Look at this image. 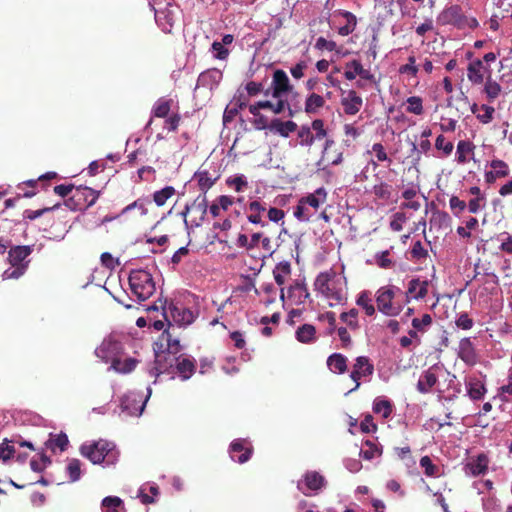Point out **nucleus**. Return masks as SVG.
<instances>
[{
  "mask_svg": "<svg viewBox=\"0 0 512 512\" xmlns=\"http://www.w3.org/2000/svg\"><path fill=\"white\" fill-rule=\"evenodd\" d=\"M403 291L394 285L380 287L376 292L378 310L386 316H397L403 309Z\"/></svg>",
  "mask_w": 512,
  "mask_h": 512,
  "instance_id": "obj_1",
  "label": "nucleus"
},
{
  "mask_svg": "<svg viewBox=\"0 0 512 512\" xmlns=\"http://www.w3.org/2000/svg\"><path fill=\"white\" fill-rule=\"evenodd\" d=\"M80 453L93 464H100L105 460L107 463H113L116 458L115 445L103 439L82 444Z\"/></svg>",
  "mask_w": 512,
  "mask_h": 512,
  "instance_id": "obj_2",
  "label": "nucleus"
},
{
  "mask_svg": "<svg viewBox=\"0 0 512 512\" xmlns=\"http://www.w3.org/2000/svg\"><path fill=\"white\" fill-rule=\"evenodd\" d=\"M129 285L132 292L140 301L150 298L155 292V283L152 275L145 270H133L129 276Z\"/></svg>",
  "mask_w": 512,
  "mask_h": 512,
  "instance_id": "obj_3",
  "label": "nucleus"
},
{
  "mask_svg": "<svg viewBox=\"0 0 512 512\" xmlns=\"http://www.w3.org/2000/svg\"><path fill=\"white\" fill-rule=\"evenodd\" d=\"M99 197V192L86 186H79L72 196L66 200V205L72 210H84L94 205Z\"/></svg>",
  "mask_w": 512,
  "mask_h": 512,
  "instance_id": "obj_4",
  "label": "nucleus"
},
{
  "mask_svg": "<svg viewBox=\"0 0 512 512\" xmlns=\"http://www.w3.org/2000/svg\"><path fill=\"white\" fill-rule=\"evenodd\" d=\"M95 354L103 362L113 365L120 357H123L124 347L120 341L109 337L104 339L101 345L96 348Z\"/></svg>",
  "mask_w": 512,
  "mask_h": 512,
  "instance_id": "obj_5",
  "label": "nucleus"
},
{
  "mask_svg": "<svg viewBox=\"0 0 512 512\" xmlns=\"http://www.w3.org/2000/svg\"><path fill=\"white\" fill-rule=\"evenodd\" d=\"M293 89L294 87L291 84L287 73L282 69H276L273 72L271 85L265 90V96L282 98L283 96L291 93Z\"/></svg>",
  "mask_w": 512,
  "mask_h": 512,
  "instance_id": "obj_6",
  "label": "nucleus"
},
{
  "mask_svg": "<svg viewBox=\"0 0 512 512\" xmlns=\"http://www.w3.org/2000/svg\"><path fill=\"white\" fill-rule=\"evenodd\" d=\"M208 210V202L205 195H199L195 198V200L185 207V210L183 211L184 217L187 216V214H192L193 217L191 219L193 226H200L207 214Z\"/></svg>",
  "mask_w": 512,
  "mask_h": 512,
  "instance_id": "obj_7",
  "label": "nucleus"
},
{
  "mask_svg": "<svg viewBox=\"0 0 512 512\" xmlns=\"http://www.w3.org/2000/svg\"><path fill=\"white\" fill-rule=\"evenodd\" d=\"M374 373V365L370 362L367 356H359L355 359L350 378L355 382V387L350 390L356 391L361 383L363 377L371 376Z\"/></svg>",
  "mask_w": 512,
  "mask_h": 512,
  "instance_id": "obj_8",
  "label": "nucleus"
},
{
  "mask_svg": "<svg viewBox=\"0 0 512 512\" xmlns=\"http://www.w3.org/2000/svg\"><path fill=\"white\" fill-rule=\"evenodd\" d=\"M17 447L28 448L30 451H35L33 443L23 440L21 437H16L11 440L4 439L0 444V460L6 462L14 457Z\"/></svg>",
  "mask_w": 512,
  "mask_h": 512,
  "instance_id": "obj_9",
  "label": "nucleus"
},
{
  "mask_svg": "<svg viewBox=\"0 0 512 512\" xmlns=\"http://www.w3.org/2000/svg\"><path fill=\"white\" fill-rule=\"evenodd\" d=\"M229 453L232 460L243 464L251 458L253 446L248 440L238 438L231 442Z\"/></svg>",
  "mask_w": 512,
  "mask_h": 512,
  "instance_id": "obj_10",
  "label": "nucleus"
},
{
  "mask_svg": "<svg viewBox=\"0 0 512 512\" xmlns=\"http://www.w3.org/2000/svg\"><path fill=\"white\" fill-rule=\"evenodd\" d=\"M176 356L171 353L161 352L155 354L154 366L150 369V375L158 377L163 373H170L174 368Z\"/></svg>",
  "mask_w": 512,
  "mask_h": 512,
  "instance_id": "obj_11",
  "label": "nucleus"
},
{
  "mask_svg": "<svg viewBox=\"0 0 512 512\" xmlns=\"http://www.w3.org/2000/svg\"><path fill=\"white\" fill-rule=\"evenodd\" d=\"M168 313L172 320L180 326L189 325L194 321V314L190 309L178 307L173 303H170L168 308L165 309L164 316L166 320L168 319Z\"/></svg>",
  "mask_w": 512,
  "mask_h": 512,
  "instance_id": "obj_12",
  "label": "nucleus"
},
{
  "mask_svg": "<svg viewBox=\"0 0 512 512\" xmlns=\"http://www.w3.org/2000/svg\"><path fill=\"white\" fill-rule=\"evenodd\" d=\"M429 282L427 280L421 281L420 279H412L408 283V288L402 295V299L405 303H409L410 299H423L428 294Z\"/></svg>",
  "mask_w": 512,
  "mask_h": 512,
  "instance_id": "obj_13",
  "label": "nucleus"
},
{
  "mask_svg": "<svg viewBox=\"0 0 512 512\" xmlns=\"http://www.w3.org/2000/svg\"><path fill=\"white\" fill-rule=\"evenodd\" d=\"M440 367L435 364L429 367L427 370L423 371L418 382H417V390L422 394L430 393L432 388L438 382V371Z\"/></svg>",
  "mask_w": 512,
  "mask_h": 512,
  "instance_id": "obj_14",
  "label": "nucleus"
},
{
  "mask_svg": "<svg viewBox=\"0 0 512 512\" xmlns=\"http://www.w3.org/2000/svg\"><path fill=\"white\" fill-rule=\"evenodd\" d=\"M457 356L468 366H474L478 361V355L474 344L469 337L459 341Z\"/></svg>",
  "mask_w": 512,
  "mask_h": 512,
  "instance_id": "obj_15",
  "label": "nucleus"
},
{
  "mask_svg": "<svg viewBox=\"0 0 512 512\" xmlns=\"http://www.w3.org/2000/svg\"><path fill=\"white\" fill-rule=\"evenodd\" d=\"M340 103L344 113L353 116L360 111L363 100L355 90H349L342 94Z\"/></svg>",
  "mask_w": 512,
  "mask_h": 512,
  "instance_id": "obj_16",
  "label": "nucleus"
},
{
  "mask_svg": "<svg viewBox=\"0 0 512 512\" xmlns=\"http://www.w3.org/2000/svg\"><path fill=\"white\" fill-rule=\"evenodd\" d=\"M486 72L490 73V68L485 66L481 59H474L467 66V78L474 85L484 82Z\"/></svg>",
  "mask_w": 512,
  "mask_h": 512,
  "instance_id": "obj_17",
  "label": "nucleus"
},
{
  "mask_svg": "<svg viewBox=\"0 0 512 512\" xmlns=\"http://www.w3.org/2000/svg\"><path fill=\"white\" fill-rule=\"evenodd\" d=\"M489 459L486 454L481 453L476 458L471 459L465 465V472L474 477L483 475L488 470Z\"/></svg>",
  "mask_w": 512,
  "mask_h": 512,
  "instance_id": "obj_18",
  "label": "nucleus"
},
{
  "mask_svg": "<svg viewBox=\"0 0 512 512\" xmlns=\"http://www.w3.org/2000/svg\"><path fill=\"white\" fill-rule=\"evenodd\" d=\"M438 19L444 25H459L464 20L462 8L459 5H452L443 10Z\"/></svg>",
  "mask_w": 512,
  "mask_h": 512,
  "instance_id": "obj_19",
  "label": "nucleus"
},
{
  "mask_svg": "<svg viewBox=\"0 0 512 512\" xmlns=\"http://www.w3.org/2000/svg\"><path fill=\"white\" fill-rule=\"evenodd\" d=\"M298 126L297 124L292 121H282L279 118L273 119L268 126V129L276 133L282 137H288L291 133L295 132L297 130Z\"/></svg>",
  "mask_w": 512,
  "mask_h": 512,
  "instance_id": "obj_20",
  "label": "nucleus"
},
{
  "mask_svg": "<svg viewBox=\"0 0 512 512\" xmlns=\"http://www.w3.org/2000/svg\"><path fill=\"white\" fill-rule=\"evenodd\" d=\"M32 253L31 246H15L9 250L8 258L11 265H27L29 261H26L28 256Z\"/></svg>",
  "mask_w": 512,
  "mask_h": 512,
  "instance_id": "obj_21",
  "label": "nucleus"
},
{
  "mask_svg": "<svg viewBox=\"0 0 512 512\" xmlns=\"http://www.w3.org/2000/svg\"><path fill=\"white\" fill-rule=\"evenodd\" d=\"M466 389L469 398L473 401L483 399L487 392L484 382L476 377H470L466 381Z\"/></svg>",
  "mask_w": 512,
  "mask_h": 512,
  "instance_id": "obj_22",
  "label": "nucleus"
},
{
  "mask_svg": "<svg viewBox=\"0 0 512 512\" xmlns=\"http://www.w3.org/2000/svg\"><path fill=\"white\" fill-rule=\"evenodd\" d=\"M174 367L182 380H187L195 372V361L188 357L176 356Z\"/></svg>",
  "mask_w": 512,
  "mask_h": 512,
  "instance_id": "obj_23",
  "label": "nucleus"
},
{
  "mask_svg": "<svg viewBox=\"0 0 512 512\" xmlns=\"http://www.w3.org/2000/svg\"><path fill=\"white\" fill-rule=\"evenodd\" d=\"M250 212L247 219L252 224H258L262 227L266 226L267 223L262 220V213L266 210L265 204L260 201H251L247 207Z\"/></svg>",
  "mask_w": 512,
  "mask_h": 512,
  "instance_id": "obj_24",
  "label": "nucleus"
},
{
  "mask_svg": "<svg viewBox=\"0 0 512 512\" xmlns=\"http://www.w3.org/2000/svg\"><path fill=\"white\" fill-rule=\"evenodd\" d=\"M347 362V357L341 353H333L327 358L329 370L336 374H344L347 371Z\"/></svg>",
  "mask_w": 512,
  "mask_h": 512,
  "instance_id": "obj_25",
  "label": "nucleus"
},
{
  "mask_svg": "<svg viewBox=\"0 0 512 512\" xmlns=\"http://www.w3.org/2000/svg\"><path fill=\"white\" fill-rule=\"evenodd\" d=\"M327 200V192L325 188L320 187L316 189L313 193L308 194L300 199V203H304L315 210H317L321 204L325 203Z\"/></svg>",
  "mask_w": 512,
  "mask_h": 512,
  "instance_id": "obj_26",
  "label": "nucleus"
},
{
  "mask_svg": "<svg viewBox=\"0 0 512 512\" xmlns=\"http://www.w3.org/2000/svg\"><path fill=\"white\" fill-rule=\"evenodd\" d=\"M342 152H338L333 140L327 139L323 149V160L331 165H339L342 162Z\"/></svg>",
  "mask_w": 512,
  "mask_h": 512,
  "instance_id": "obj_27",
  "label": "nucleus"
},
{
  "mask_svg": "<svg viewBox=\"0 0 512 512\" xmlns=\"http://www.w3.org/2000/svg\"><path fill=\"white\" fill-rule=\"evenodd\" d=\"M197 181L199 189L202 191L201 195H205L207 191L215 184L217 178L212 177L207 170L199 169L193 177Z\"/></svg>",
  "mask_w": 512,
  "mask_h": 512,
  "instance_id": "obj_28",
  "label": "nucleus"
},
{
  "mask_svg": "<svg viewBox=\"0 0 512 512\" xmlns=\"http://www.w3.org/2000/svg\"><path fill=\"white\" fill-rule=\"evenodd\" d=\"M296 339L304 344H310L316 341V328L311 324H303L296 329Z\"/></svg>",
  "mask_w": 512,
  "mask_h": 512,
  "instance_id": "obj_29",
  "label": "nucleus"
},
{
  "mask_svg": "<svg viewBox=\"0 0 512 512\" xmlns=\"http://www.w3.org/2000/svg\"><path fill=\"white\" fill-rule=\"evenodd\" d=\"M325 103L326 101L323 96L312 92L306 97L304 110L307 114H316L324 107Z\"/></svg>",
  "mask_w": 512,
  "mask_h": 512,
  "instance_id": "obj_30",
  "label": "nucleus"
},
{
  "mask_svg": "<svg viewBox=\"0 0 512 512\" xmlns=\"http://www.w3.org/2000/svg\"><path fill=\"white\" fill-rule=\"evenodd\" d=\"M291 275V264L289 261L279 262L273 269V276L278 286L285 284L286 279Z\"/></svg>",
  "mask_w": 512,
  "mask_h": 512,
  "instance_id": "obj_31",
  "label": "nucleus"
},
{
  "mask_svg": "<svg viewBox=\"0 0 512 512\" xmlns=\"http://www.w3.org/2000/svg\"><path fill=\"white\" fill-rule=\"evenodd\" d=\"M304 483L308 490L318 491L325 485V478L316 471H308L304 475Z\"/></svg>",
  "mask_w": 512,
  "mask_h": 512,
  "instance_id": "obj_32",
  "label": "nucleus"
},
{
  "mask_svg": "<svg viewBox=\"0 0 512 512\" xmlns=\"http://www.w3.org/2000/svg\"><path fill=\"white\" fill-rule=\"evenodd\" d=\"M501 92V85L491 77V74H489L484 84V93L486 94L488 101L493 102L500 96Z\"/></svg>",
  "mask_w": 512,
  "mask_h": 512,
  "instance_id": "obj_33",
  "label": "nucleus"
},
{
  "mask_svg": "<svg viewBox=\"0 0 512 512\" xmlns=\"http://www.w3.org/2000/svg\"><path fill=\"white\" fill-rule=\"evenodd\" d=\"M474 149H475V145L472 142L466 141V140L459 141L457 144V150H456L457 162L460 164L467 163L468 155H470V154L473 155Z\"/></svg>",
  "mask_w": 512,
  "mask_h": 512,
  "instance_id": "obj_34",
  "label": "nucleus"
},
{
  "mask_svg": "<svg viewBox=\"0 0 512 512\" xmlns=\"http://www.w3.org/2000/svg\"><path fill=\"white\" fill-rule=\"evenodd\" d=\"M102 508L104 512H124V502L117 496H107L102 500Z\"/></svg>",
  "mask_w": 512,
  "mask_h": 512,
  "instance_id": "obj_35",
  "label": "nucleus"
},
{
  "mask_svg": "<svg viewBox=\"0 0 512 512\" xmlns=\"http://www.w3.org/2000/svg\"><path fill=\"white\" fill-rule=\"evenodd\" d=\"M138 361L132 357H120L113 365H111V369L118 373L127 374L133 371L136 368Z\"/></svg>",
  "mask_w": 512,
  "mask_h": 512,
  "instance_id": "obj_36",
  "label": "nucleus"
},
{
  "mask_svg": "<svg viewBox=\"0 0 512 512\" xmlns=\"http://www.w3.org/2000/svg\"><path fill=\"white\" fill-rule=\"evenodd\" d=\"M335 275V272L332 270L321 272L314 282L315 289L320 293L324 290H329V286L333 282Z\"/></svg>",
  "mask_w": 512,
  "mask_h": 512,
  "instance_id": "obj_37",
  "label": "nucleus"
},
{
  "mask_svg": "<svg viewBox=\"0 0 512 512\" xmlns=\"http://www.w3.org/2000/svg\"><path fill=\"white\" fill-rule=\"evenodd\" d=\"M69 440L66 434L61 433L54 437H50L45 442V447L53 452L58 448L60 451L66 450Z\"/></svg>",
  "mask_w": 512,
  "mask_h": 512,
  "instance_id": "obj_38",
  "label": "nucleus"
},
{
  "mask_svg": "<svg viewBox=\"0 0 512 512\" xmlns=\"http://www.w3.org/2000/svg\"><path fill=\"white\" fill-rule=\"evenodd\" d=\"M373 411L376 414H381L384 419L391 416L393 406L389 400L377 398L373 404Z\"/></svg>",
  "mask_w": 512,
  "mask_h": 512,
  "instance_id": "obj_39",
  "label": "nucleus"
},
{
  "mask_svg": "<svg viewBox=\"0 0 512 512\" xmlns=\"http://www.w3.org/2000/svg\"><path fill=\"white\" fill-rule=\"evenodd\" d=\"M356 304L364 310L367 316H373L376 312L372 299L369 297L367 291H363L359 294L356 299Z\"/></svg>",
  "mask_w": 512,
  "mask_h": 512,
  "instance_id": "obj_40",
  "label": "nucleus"
},
{
  "mask_svg": "<svg viewBox=\"0 0 512 512\" xmlns=\"http://www.w3.org/2000/svg\"><path fill=\"white\" fill-rule=\"evenodd\" d=\"M365 449L360 451V456L366 460H371L375 457L381 456L382 448L371 440L364 442Z\"/></svg>",
  "mask_w": 512,
  "mask_h": 512,
  "instance_id": "obj_41",
  "label": "nucleus"
},
{
  "mask_svg": "<svg viewBox=\"0 0 512 512\" xmlns=\"http://www.w3.org/2000/svg\"><path fill=\"white\" fill-rule=\"evenodd\" d=\"M342 16L346 19V24L341 26L338 29V33L341 36H347V35L351 34L355 30L356 24H357V20H356V16L354 14H352L351 12H348V11H344L342 13Z\"/></svg>",
  "mask_w": 512,
  "mask_h": 512,
  "instance_id": "obj_42",
  "label": "nucleus"
},
{
  "mask_svg": "<svg viewBox=\"0 0 512 512\" xmlns=\"http://www.w3.org/2000/svg\"><path fill=\"white\" fill-rule=\"evenodd\" d=\"M176 190L172 186H166L161 190L155 191L153 194V200L159 207L163 206L166 201L175 195Z\"/></svg>",
  "mask_w": 512,
  "mask_h": 512,
  "instance_id": "obj_43",
  "label": "nucleus"
},
{
  "mask_svg": "<svg viewBox=\"0 0 512 512\" xmlns=\"http://www.w3.org/2000/svg\"><path fill=\"white\" fill-rule=\"evenodd\" d=\"M490 167L493 173L499 178H505L509 176L510 169L509 165L501 159H493L490 162Z\"/></svg>",
  "mask_w": 512,
  "mask_h": 512,
  "instance_id": "obj_44",
  "label": "nucleus"
},
{
  "mask_svg": "<svg viewBox=\"0 0 512 512\" xmlns=\"http://www.w3.org/2000/svg\"><path fill=\"white\" fill-rule=\"evenodd\" d=\"M172 100L160 98L153 107V115L158 118H165L168 116L171 109Z\"/></svg>",
  "mask_w": 512,
  "mask_h": 512,
  "instance_id": "obj_45",
  "label": "nucleus"
},
{
  "mask_svg": "<svg viewBox=\"0 0 512 512\" xmlns=\"http://www.w3.org/2000/svg\"><path fill=\"white\" fill-rule=\"evenodd\" d=\"M71 482H76L81 477V462L78 459H71L66 467Z\"/></svg>",
  "mask_w": 512,
  "mask_h": 512,
  "instance_id": "obj_46",
  "label": "nucleus"
},
{
  "mask_svg": "<svg viewBox=\"0 0 512 512\" xmlns=\"http://www.w3.org/2000/svg\"><path fill=\"white\" fill-rule=\"evenodd\" d=\"M38 459H31L30 461V467L34 472H43L44 469L51 464L50 458L42 451L39 454Z\"/></svg>",
  "mask_w": 512,
  "mask_h": 512,
  "instance_id": "obj_47",
  "label": "nucleus"
},
{
  "mask_svg": "<svg viewBox=\"0 0 512 512\" xmlns=\"http://www.w3.org/2000/svg\"><path fill=\"white\" fill-rule=\"evenodd\" d=\"M321 294L327 299L334 301L336 304L342 303L345 299L342 290L337 288L334 282L330 284L329 290H324Z\"/></svg>",
  "mask_w": 512,
  "mask_h": 512,
  "instance_id": "obj_48",
  "label": "nucleus"
},
{
  "mask_svg": "<svg viewBox=\"0 0 512 512\" xmlns=\"http://www.w3.org/2000/svg\"><path fill=\"white\" fill-rule=\"evenodd\" d=\"M362 64L359 60H352L345 65L344 76L347 80H354L361 72Z\"/></svg>",
  "mask_w": 512,
  "mask_h": 512,
  "instance_id": "obj_49",
  "label": "nucleus"
},
{
  "mask_svg": "<svg viewBox=\"0 0 512 512\" xmlns=\"http://www.w3.org/2000/svg\"><path fill=\"white\" fill-rule=\"evenodd\" d=\"M406 111L415 115L423 113L422 99L418 96H411L407 99Z\"/></svg>",
  "mask_w": 512,
  "mask_h": 512,
  "instance_id": "obj_50",
  "label": "nucleus"
},
{
  "mask_svg": "<svg viewBox=\"0 0 512 512\" xmlns=\"http://www.w3.org/2000/svg\"><path fill=\"white\" fill-rule=\"evenodd\" d=\"M298 138L302 146H311L315 141L311 128L308 126L300 127L298 130Z\"/></svg>",
  "mask_w": 512,
  "mask_h": 512,
  "instance_id": "obj_51",
  "label": "nucleus"
},
{
  "mask_svg": "<svg viewBox=\"0 0 512 512\" xmlns=\"http://www.w3.org/2000/svg\"><path fill=\"white\" fill-rule=\"evenodd\" d=\"M420 466L424 469V473L428 477H435L438 474V467L433 464L429 456H423L420 459Z\"/></svg>",
  "mask_w": 512,
  "mask_h": 512,
  "instance_id": "obj_52",
  "label": "nucleus"
},
{
  "mask_svg": "<svg viewBox=\"0 0 512 512\" xmlns=\"http://www.w3.org/2000/svg\"><path fill=\"white\" fill-rule=\"evenodd\" d=\"M162 340H165L167 342V352L171 353V355L176 356V354L179 352V340L173 339L171 333L168 330H165L162 334Z\"/></svg>",
  "mask_w": 512,
  "mask_h": 512,
  "instance_id": "obj_53",
  "label": "nucleus"
},
{
  "mask_svg": "<svg viewBox=\"0 0 512 512\" xmlns=\"http://www.w3.org/2000/svg\"><path fill=\"white\" fill-rule=\"evenodd\" d=\"M455 325L462 330H470L474 326V320L466 312L459 313Z\"/></svg>",
  "mask_w": 512,
  "mask_h": 512,
  "instance_id": "obj_54",
  "label": "nucleus"
},
{
  "mask_svg": "<svg viewBox=\"0 0 512 512\" xmlns=\"http://www.w3.org/2000/svg\"><path fill=\"white\" fill-rule=\"evenodd\" d=\"M435 148L443 152L445 156H449L454 148L451 141H447L443 135H439L435 141Z\"/></svg>",
  "mask_w": 512,
  "mask_h": 512,
  "instance_id": "obj_55",
  "label": "nucleus"
},
{
  "mask_svg": "<svg viewBox=\"0 0 512 512\" xmlns=\"http://www.w3.org/2000/svg\"><path fill=\"white\" fill-rule=\"evenodd\" d=\"M278 101L273 103L269 100H265V109L272 111L274 114H281L286 110V106H288V102L283 100L282 98H276Z\"/></svg>",
  "mask_w": 512,
  "mask_h": 512,
  "instance_id": "obj_56",
  "label": "nucleus"
},
{
  "mask_svg": "<svg viewBox=\"0 0 512 512\" xmlns=\"http://www.w3.org/2000/svg\"><path fill=\"white\" fill-rule=\"evenodd\" d=\"M432 324V317L430 314H423L421 318H414L412 320V326L414 329L420 332H424L427 327Z\"/></svg>",
  "mask_w": 512,
  "mask_h": 512,
  "instance_id": "obj_57",
  "label": "nucleus"
},
{
  "mask_svg": "<svg viewBox=\"0 0 512 512\" xmlns=\"http://www.w3.org/2000/svg\"><path fill=\"white\" fill-rule=\"evenodd\" d=\"M480 110L483 111L482 114H477L476 117L477 119L482 123V124H488L490 123L492 120H493V115L495 113V109L494 107L492 106H489V105H486V104H482L480 106Z\"/></svg>",
  "mask_w": 512,
  "mask_h": 512,
  "instance_id": "obj_58",
  "label": "nucleus"
},
{
  "mask_svg": "<svg viewBox=\"0 0 512 512\" xmlns=\"http://www.w3.org/2000/svg\"><path fill=\"white\" fill-rule=\"evenodd\" d=\"M373 193L380 199L388 200L391 196V186L382 182L373 187Z\"/></svg>",
  "mask_w": 512,
  "mask_h": 512,
  "instance_id": "obj_59",
  "label": "nucleus"
},
{
  "mask_svg": "<svg viewBox=\"0 0 512 512\" xmlns=\"http://www.w3.org/2000/svg\"><path fill=\"white\" fill-rule=\"evenodd\" d=\"M449 206L452 213L455 216H459L467 207V204L464 200L459 199L457 196H451L449 200Z\"/></svg>",
  "mask_w": 512,
  "mask_h": 512,
  "instance_id": "obj_60",
  "label": "nucleus"
},
{
  "mask_svg": "<svg viewBox=\"0 0 512 512\" xmlns=\"http://www.w3.org/2000/svg\"><path fill=\"white\" fill-rule=\"evenodd\" d=\"M245 89L250 97L257 96L260 93L265 96L266 88L262 82L249 81L246 83Z\"/></svg>",
  "mask_w": 512,
  "mask_h": 512,
  "instance_id": "obj_61",
  "label": "nucleus"
},
{
  "mask_svg": "<svg viewBox=\"0 0 512 512\" xmlns=\"http://www.w3.org/2000/svg\"><path fill=\"white\" fill-rule=\"evenodd\" d=\"M226 182L227 185L233 187L236 192L243 191L248 185L247 180L243 175L235 176L233 178L230 177Z\"/></svg>",
  "mask_w": 512,
  "mask_h": 512,
  "instance_id": "obj_62",
  "label": "nucleus"
},
{
  "mask_svg": "<svg viewBox=\"0 0 512 512\" xmlns=\"http://www.w3.org/2000/svg\"><path fill=\"white\" fill-rule=\"evenodd\" d=\"M27 269V265H12L11 268L5 270L3 276L5 279H18Z\"/></svg>",
  "mask_w": 512,
  "mask_h": 512,
  "instance_id": "obj_63",
  "label": "nucleus"
},
{
  "mask_svg": "<svg viewBox=\"0 0 512 512\" xmlns=\"http://www.w3.org/2000/svg\"><path fill=\"white\" fill-rule=\"evenodd\" d=\"M212 51L214 53V58L218 60H226L229 56V50L225 48V45L218 41H214L212 43Z\"/></svg>",
  "mask_w": 512,
  "mask_h": 512,
  "instance_id": "obj_64",
  "label": "nucleus"
}]
</instances>
